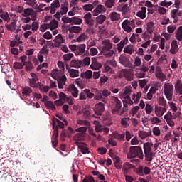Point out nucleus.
I'll return each mask as SVG.
<instances>
[{
	"label": "nucleus",
	"mask_w": 182,
	"mask_h": 182,
	"mask_svg": "<svg viewBox=\"0 0 182 182\" xmlns=\"http://www.w3.org/2000/svg\"><path fill=\"white\" fill-rule=\"evenodd\" d=\"M53 43H50V46H52L53 48H59V46H60V45H62V43H63L64 41H63V37L62 36V34H58L55 40H53Z\"/></svg>",
	"instance_id": "1a4fd4ad"
},
{
	"label": "nucleus",
	"mask_w": 182,
	"mask_h": 182,
	"mask_svg": "<svg viewBox=\"0 0 182 182\" xmlns=\"http://www.w3.org/2000/svg\"><path fill=\"white\" fill-rule=\"evenodd\" d=\"M53 129L54 130L53 139H58V136H59V128H58V126H56V122H55V119H53Z\"/></svg>",
	"instance_id": "cd10ccee"
},
{
	"label": "nucleus",
	"mask_w": 182,
	"mask_h": 182,
	"mask_svg": "<svg viewBox=\"0 0 182 182\" xmlns=\"http://www.w3.org/2000/svg\"><path fill=\"white\" fill-rule=\"evenodd\" d=\"M63 58L64 62H69L73 58V53L64 54Z\"/></svg>",
	"instance_id": "13d9d810"
},
{
	"label": "nucleus",
	"mask_w": 182,
	"mask_h": 182,
	"mask_svg": "<svg viewBox=\"0 0 182 182\" xmlns=\"http://www.w3.org/2000/svg\"><path fill=\"white\" fill-rule=\"evenodd\" d=\"M124 53H128L129 55H132L134 53V47L132 45L127 46L124 48Z\"/></svg>",
	"instance_id": "f704fd0d"
},
{
	"label": "nucleus",
	"mask_w": 182,
	"mask_h": 182,
	"mask_svg": "<svg viewBox=\"0 0 182 182\" xmlns=\"http://www.w3.org/2000/svg\"><path fill=\"white\" fill-rule=\"evenodd\" d=\"M175 37L177 41H182V26H180L175 32Z\"/></svg>",
	"instance_id": "c9c22d12"
},
{
	"label": "nucleus",
	"mask_w": 182,
	"mask_h": 182,
	"mask_svg": "<svg viewBox=\"0 0 182 182\" xmlns=\"http://www.w3.org/2000/svg\"><path fill=\"white\" fill-rule=\"evenodd\" d=\"M154 109L153 107L150 104H146V106L145 107V111L146 114H150L151 112H153Z\"/></svg>",
	"instance_id": "e2e57ef3"
},
{
	"label": "nucleus",
	"mask_w": 182,
	"mask_h": 182,
	"mask_svg": "<svg viewBox=\"0 0 182 182\" xmlns=\"http://www.w3.org/2000/svg\"><path fill=\"white\" fill-rule=\"evenodd\" d=\"M114 138L118 140V141H124L125 139V134L124 133H118V132H114Z\"/></svg>",
	"instance_id": "c756f323"
},
{
	"label": "nucleus",
	"mask_w": 182,
	"mask_h": 182,
	"mask_svg": "<svg viewBox=\"0 0 182 182\" xmlns=\"http://www.w3.org/2000/svg\"><path fill=\"white\" fill-rule=\"evenodd\" d=\"M85 137V133L79 132L74 136V139L77 141L82 140Z\"/></svg>",
	"instance_id": "864d4df0"
},
{
	"label": "nucleus",
	"mask_w": 182,
	"mask_h": 182,
	"mask_svg": "<svg viewBox=\"0 0 182 182\" xmlns=\"http://www.w3.org/2000/svg\"><path fill=\"white\" fill-rule=\"evenodd\" d=\"M177 12H178V9H173L171 11V18L173 19V23L178 22V17L177 16Z\"/></svg>",
	"instance_id": "72a5a7b5"
},
{
	"label": "nucleus",
	"mask_w": 182,
	"mask_h": 182,
	"mask_svg": "<svg viewBox=\"0 0 182 182\" xmlns=\"http://www.w3.org/2000/svg\"><path fill=\"white\" fill-rule=\"evenodd\" d=\"M82 182H96V181H95V178H93V176H86L82 180Z\"/></svg>",
	"instance_id": "338daca9"
},
{
	"label": "nucleus",
	"mask_w": 182,
	"mask_h": 182,
	"mask_svg": "<svg viewBox=\"0 0 182 182\" xmlns=\"http://www.w3.org/2000/svg\"><path fill=\"white\" fill-rule=\"evenodd\" d=\"M116 0H106L105 6L106 8H113L114 6V4Z\"/></svg>",
	"instance_id": "3c124183"
},
{
	"label": "nucleus",
	"mask_w": 182,
	"mask_h": 182,
	"mask_svg": "<svg viewBox=\"0 0 182 182\" xmlns=\"http://www.w3.org/2000/svg\"><path fill=\"white\" fill-rule=\"evenodd\" d=\"M70 33H80L82 28L80 26H71L68 28Z\"/></svg>",
	"instance_id": "2f4dec72"
},
{
	"label": "nucleus",
	"mask_w": 182,
	"mask_h": 182,
	"mask_svg": "<svg viewBox=\"0 0 182 182\" xmlns=\"http://www.w3.org/2000/svg\"><path fill=\"white\" fill-rule=\"evenodd\" d=\"M143 147L146 161H153V157L155 156L154 153L151 151V147H153V144L150 142L144 143Z\"/></svg>",
	"instance_id": "7ed1b4c3"
},
{
	"label": "nucleus",
	"mask_w": 182,
	"mask_h": 182,
	"mask_svg": "<svg viewBox=\"0 0 182 182\" xmlns=\"http://www.w3.org/2000/svg\"><path fill=\"white\" fill-rule=\"evenodd\" d=\"M154 112L157 117H162V116L167 112V109L166 107H155Z\"/></svg>",
	"instance_id": "2eb2a0df"
},
{
	"label": "nucleus",
	"mask_w": 182,
	"mask_h": 182,
	"mask_svg": "<svg viewBox=\"0 0 182 182\" xmlns=\"http://www.w3.org/2000/svg\"><path fill=\"white\" fill-rule=\"evenodd\" d=\"M95 114H93V117L96 119H100V116L103 114L105 112V104L103 102H99L95 105V108L94 109Z\"/></svg>",
	"instance_id": "39448f33"
},
{
	"label": "nucleus",
	"mask_w": 182,
	"mask_h": 182,
	"mask_svg": "<svg viewBox=\"0 0 182 182\" xmlns=\"http://www.w3.org/2000/svg\"><path fill=\"white\" fill-rule=\"evenodd\" d=\"M0 18L6 22H9L11 21V17H9L8 12L5 13L4 14H0Z\"/></svg>",
	"instance_id": "5fc2aeb1"
},
{
	"label": "nucleus",
	"mask_w": 182,
	"mask_h": 182,
	"mask_svg": "<svg viewBox=\"0 0 182 182\" xmlns=\"http://www.w3.org/2000/svg\"><path fill=\"white\" fill-rule=\"evenodd\" d=\"M80 77L82 79H92V71L87 70L86 72L81 73Z\"/></svg>",
	"instance_id": "58836bf2"
},
{
	"label": "nucleus",
	"mask_w": 182,
	"mask_h": 182,
	"mask_svg": "<svg viewBox=\"0 0 182 182\" xmlns=\"http://www.w3.org/2000/svg\"><path fill=\"white\" fill-rule=\"evenodd\" d=\"M68 92H70L71 95H73V97H77L79 96V90L75 86V85H70L67 88Z\"/></svg>",
	"instance_id": "dca6fc26"
},
{
	"label": "nucleus",
	"mask_w": 182,
	"mask_h": 182,
	"mask_svg": "<svg viewBox=\"0 0 182 182\" xmlns=\"http://www.w3.org/2000/svg\"><path fill=\"white\" fill-rule=\"evenodd\" d=\"M77 124L80 126H87V127H90V122L87 120H77Z\"/></svg>",
	"instance_id": "bf43d9fd"
},
{
	"label": "nucleus",
	"mask_w": 182,
	"mask_h": 182,
	"mask_svg": "<svg viewBox=\"0 0 182 182\" xmlns=\"http://www.w3.org/2000/svg\"><path fill=\"white\" fill-rule=\"evenodd\" d=\"M31 79H29L28 83L29 85L31 86V87H33V88H36L39 86V84L41 82H38V75H36V74L31 73Z\"/></svg>",
	"instance_id": "6e6552de"
},
{
	"label": "nucleus",
	"mask_w": 182,
	"mask_h": 182,
	"mask_svg": "<svg viewBox=\"0 0 182 182\" xmlns=\"http://www.w3.org/2000/svg\"><path fill=\"white\" fill-rule=\"evenodd\" d=\"M102 44L103 45L102 50H109V49H112V48H113L112 43L110 42V40H109V39H105V40L102 41Z\"/></svg>",
	"instance_id": "5701e85b"
},
{
	"label": "nucleus",
	"mask_w": 182,
	"mask_h": 182,
	"mask_svg": "<svg viewBox=\"0 0 182 182\" xmlns=\"http://www.w3.org/2000/svg\"><path fill=\"white\" fill-rule=\"evenodd\" d=\"M130 121V118L129 117H124L121 119V124L123 127H124V129H126V127H129V122Z\"/></svg>",
	"instance_id": "a19ab883"
},
{
	"label": "nucleus",
	"mask_w": 182,
	"mask_h": 182,
	"mask_svg": "<svg viewBox=\"0 0 182 182\" xmlns=\"http://www.w3.org/2000/svg\"><path fill=\"white\" fill-rule=\"evenodd\" d=\"M105 12H106V7L102 4H99L93 10V16H97L99 14H103Z\"/></svg>",
	"instance_id": "9b49d317"
},
{
	"label": "nucleus",
	"mask_w": 182,
	"mask_h": 182,
	"mask_svg": "<svg viewBox=\"0 0 182 182\" xmlns=\"http://www.w3.org/2000/svg\"><path fill=\"white\" fill-rule=\"evenodd\" d=\"M132 86L125 87L123 92L124 96H129L132 93Z\"/></svg>",
	"instance_id": "4d7b16f0"
},
{
	"label": "nucleus",
	"mask_w": 182,
	"mask_h": 182,
	"mask_svg": "<svg viewBox=\"0 0 182 182\" xmlns=\"http://www.w3.org/2000/svg\"><path fill=\"white\" fill-rule=\"evenodd\" d=\"M149 121L152 124H158V123H161V120L157 117H151Z\"/></svg>",
	"instance_id": "603ef678"
},
{
	"label": "nucleus",
	"mask_w": 182,
	"mask_h": 182,
	"mask_svg": "<svg viewBox=\"0 0 182 182\" xmlns=\"http://www.w3.org/2000/svg\"><path fill=\"white\" fill-rule=\"evenodd\" d=\"M90 68L94 70H99V69H102V63L97 62V59L93 58H92V64L90 65Z\"/></svg>",
	"instance_id": "f3484780"
},
{
	"label": "nucleus",
	"mask_w": 182,
	"mask_h": 182,
	"mask_svg": "<svg viewBox=\"0 0 182 182\" xmlns=\"http://www.w3.org/2000/svg\"><path fill=\"white\" fill-rule=\"evenodd\" d=\"M159 5L161 6H166V8H168V6H171V5H173V1H167V0H164L159 3Z\"/></svg>",
	"instance_id": "8fccbe9b"
},
{
	"label": "nucleus",
	"mask_w": 182,
	"mask_h": 182,
	"mask_svg": "<svg viewBox=\"0 0 182 182\" xmlns=\"http://www.w3.org/2000/svg\"><path fill=\"white\" fill-rule=\"evenodd\" d=\"M133 25H134V20H124L122 23V28L124 29V31H125V32L130 33V32H132V27L130 26H133Z\"/></svg>",
	"instance_id": "0eeeda50"
},
{
	"label": "nucleus",
	"mask_w": 182,
	"mask_h": 182,
	"mask_svg": "<svg viewBox=\"0 0 182 182\" xmlns=\"http://www.w3.org/2000/svg\"><path fill=\"white\" fill-rule=\"evenodd\" d=\"M138 135L140 139L144 140V139H146V137L151 136V130H149L148 132L146 131H139Z\"/></svg>",
	"instance_id": "393cba45"
},
{
	"label": "nucleus",
	"mask_w": 182,
	"mask_h": 182,
	"mask_svg": "<svg viewBox=\"0 0 182 182\" xmlns=\"http://www.w3.org/2000/svg\"><path fill=\"white\" fill-rule=\"evenodd\" d=\"M178 50H180V48H178V44L177 43V41L176 40L172 41L171 44L170 53H171V55H176V53H177Z\"/></svg>",
	"instance_id": "ddd939ff"
},
{
	"label": "nucleus",
	"mask_w": 182,
	"mask_h": 182,
	"mask_svg": "<svg viewBox=\"0 0 182 182\" xmlns=\"http://www.w3.org/2000/svg\"><path fill=\"white\" fill-rule=\"evenodd\" d=\"M153 31H154V23L150 21L147 23V31L150 35H151V33H153Z\"/></svg>",
	"instance_id": "a18cd8bd"
},
{
	"label": "nucleus",
	"mask_w": 182,
	"mask_h": 182,
	"mask_svg": "<svg viewBox=\"0 0 182 182\" xmlns=\"http://www.w3.org/2000/svg\"><path fill=\"white\" fill-rule=\"evenodd\" d=\"M38 87L41 92H44V93H48L50 89L49 86H45L42 83L38 84Z\"/></svg>",
	"instance_id": "49530a36"
},
{
	"label": "nucleus",
	"mask_w": 182,
	"mask_h": 182,
	"mask_svg": "<svg viewBox=\"0 0 182 182\" xmlns=\"http://www.w3.org/2000/svg\"><path fill=\"white\" fill-rule=\"evenodd\" d=\"M84 20L88 26H93L95 25V20L92 19V14L90 13H87L84 16Z\"/></svg>",
	"instance_id": "4468645a"
},
{
	"label": "nucleus",
	"mask_w": 182,
	"mask_h": 182,
	"mask_svg": "<svg viewBox=\"0 0 182 182\" xmlns=\"http://www.w3.org/2000/svg\"><path fill=\"white\" fill-rule=\"evenodd\" d=\"M66 69L68 70V73L70 75V77H78L79 76V71L77 70L69 68L68 65L66 66Z\"/></svg>",
	"instance_id": "b1692460"
},
{
	"label": "nucleus",
	"mask_w": 182,
	"mask_h": 182,
	"mask_svg": "<svg viewBox=\"0 0 182 182\" xmlns=\"http://www.w3.org/2000/svg\"><path fill=\"white\" fill-rule=\"evenodd\" d=\"M48 25L50 26V29H51V31H53V29H57L58 26H59V23L58 22V21L53 19Z\"/></svg>",
	"instance_id": "ea45409f"
},
{
	"label": "nucleus",
	"mask_w": 182,
	"mask_h": 182,
	"mask_svg": "<svg viewBox=\"0 0 182 182\" xmlns=\"http://www.w3.org/2000/svg\"><path fill=\"white\" fill-rule=\"evenodd\" d=\"M122 101L117 97H112L110 107L112 114H124V109H122Z\"/></svg>",
	"instance_id": "f257e3e1"
},
{
	"label": "nucleus",
	"mask_w": 182,
	"mask_h": 182,
	"mask_svg": "<svg viewBox=\"0 0 182 182\" xmlns=\"http://www.w3.org/2000/svg\"><path fill=\"white\" fill-rule=\"evenodd\" d=\"M164 92L168 100H173V95H174L173 85H171L170 83L164 84Z\"/></svg>",
	"instance_id": "20e7f679"
},
{
	"label": "nucleus",
	"mask_w": 182,
	"mask_h": 182,
	"mask_svg": "<svg viewBox=\"0 0 182 182\" xmlns=\"http://www.w3.org/2000/svg\"><path fill=\"white\" fill-rule=\"evenodd\" d=\"M146 12H147V9L146 7H141V11L136 13V16L141 18V19H145Z\"/></svg>",
	"instance_id": "c85d7f7f"
},
{
	"label": "nucleus",
	"mask_w": 182,
	"mask_h": 182,
	"mask_svg": "<svg viewBox=\"0 0 182 182\" xmlns=\"http://www.w3.org/2000/svg\"><path fill=\"white\" fill-rule=\"evenodd\" d=\"M82 22H83V20H82V18L76 16L73 17V23H74V25H80L82 24Z\"/></svg>",
	"instance_id": "6e6d98bb"
},
{
	"label": "nucleus",
	"mask_w": 182,
	"mask_h": 182,
	"mask_svg": "<svg viewBox=\"0 0 182 182\" xmlns=\"http://www.w3.org/2000/svg\"><path fill=\"white\" fill-rule=\"evenodd\" d=\"M109 18L112 22H116V21L120 19V14H118L116 11H112L109 14Z\"/></svg>",
	"instance_id": "bb28decb"
},
{
	"label": "nucleus",
	"mask_w": 182,
	"mask_h": 182,
	"mask_svg": "<svg viewBox=\"0 0 182 182\" xmlns=\"http://www.w3.org/2000/svg\"><path fill=\"white\" fill-rule=\"evenodd\" d=\"M31 93H32V88L29 87H25L22 90V95L24 96H30Z\"/></svg>",
	"instance_id": "c03bdc74"
},
{
	"label": "nucleus",
	"mask_w": 182,
	"mask_h": 182,
	"mask_svg": "<svg viewBox=\"0 0 182 182\" xmlns=\"http://www.w3.org/2000/svg\"><path fill=\"white\" fill-rule=\"evenodd\" d=\"M78 149H80V151L82 153V154H89L90 153L89 148L86 146V144L85 143H80L78 144Z\"/></svg>",
	"instance_id": "a878e982"
},
{
	"label": "nucleus",
	"mask_w": 182,
	"mask_h": 182,
	"mask_svg": "<svg viewBox=\"0 0 182 182\" xmlns=\"http://www.w3.org/2000/svg\"><path fill=\"white\" fill-rule=\"evenodd\" d=\"M32 12H33V9L27 8L23 10V13L21 15L22 16L28 17L30 16V15H32Z\"/></svg>",
	"instance_id": "79ce46f5"
},
{
	"label": "nucleus",
	"mask_w": 182,
	"mask_h": 182,
	"mask_svg": "<svg viewBox=\"0 0 182 182\" xmlns=\"http://www.w3.org/2000/svg\"><path fill=\"white\" fill-rule=\"evenodd\" d=\"M85 52H86V44H80L77 46V51L75 52V56L85 55Z\"/></svg>",
	"instance_id": "f8f14e48"
},
{
	"label": "nucleus",
	"mask_w": 182,
	"mask_h": 182,
	"mask_svg": "<svg viewBox=\"0 0 182 182\" xmlns=\"http://www.w3.org/2000/svg\"><path fill=\"white\" fill-rule=\"evenodd\" d=\"M124 107H127V105H133L130 95H126L123 100Z\"/></svg>",
	"instance_id": "e433bc0d"
},
{
	"label": "nucleus",
	"mask_w": 182,
	"mask_h": 182,
	"mask_svg": "<svg viewBox=\"0 0 182 182\" xmlns=\"http://www.w3.org/2000/svg\"><path fill=\"white\" fill-rule=\"evenodd\" d=\"M106 21V16L101 14L96 17L95 22L97 25H103V23Z\"/></svg>",
	"instance_id": "7c9ffc66"
},
{
	"label": "nucleus",
	"mask_w": 182,
	"mask_h": 182,
	"mask_svg": "<svg viewBox=\"0 0 182 182\" xmlns=\"http://www.w3.org/2000/svg\"><path fill=\"white\" fill-rule=\"evenodd\" d=\"M20 60L21 63L16 62L14 63V69H23V66L28 68V64L26 63V55H22L20 57Z\"/></svg>",
	"instance_id": "423d86ee"
},
{
	"label": "nucleus",
	"mask_w": 182,
	"mask_h": 182,
	"mask_svg": "<svg viewBox=\"0 0 182 182\" xmlns=\"http://www.w3.org/2000/svg\"><path fill=\"white\" fill-rule=\"evenodd\" d=\"M160 87V82H156L153 87H151L149 90V92L152 94V95H155L156 92H157V90H159V88Z\"/></svg>",
	"instance_id": "4c0bfd02"
},
{
	"label": "nucleus",
	"mask_w": 182,
	"mask_h": 182,
	"mask_svg": "<svg viewBox=\"0 0 182 182\" xmlns=\"http://www.w3.org/2000/svg\"><path fill=\"white\" fill-rule=\"evenodd\" d=\"M1 178H3L4 182H10L11 180H12V176H11L9 173H7L4 176L1 177Z\"/></svg>",
	"instance_id": "0e129e2a"
},
{
	"label": "nucleus",
	"mask_w": 182,
	"mask_h": 182,
	"mask_svg": "<svg viewBox=\"0 0 182 182\" xmlns=\"http://www.w3.org/2000/svg\"><path fill=\"white\" fill-rule=\"evenodd\" d=\"M45 106L47 107V109H50V110H53V111L56 110L55 104H53V102L52 101L46 102Z\"/></svg>",
	"instance_id": "37998d69"
},
{
	"label": "nucleus",
	"mask_w": 182,
	"mask_h": 182,
	"mask_svg": "<svg viewBox=\"0 0 182 182\" xmlns=\"http://www.w3.org/2000/svg\"><path fill=\"white\" fill-rule=\"evenodd\" d=\"M5 27L7 31H10V32H15V31H16V21L13 20L10 24H5Z\"/></svg>",
	"instance_id": "4be33fe9"
},
{
	"label": "nucleus",
	"mask_w": 182,
	"mask_h": 182,
	"mask_svg": "<svg viewBox=\"0 0 182 182\" xmlns=\"http://www.w3.org/2000/svg\"><path fill=\"white\" fill-rule=\"evenodd\" d=\"M62 21L64 23H72L73 22V17L72 18H69L66 16H63L62 18Z\"/></svg>",
	"instance_id": "052dcab7"
},
{
	"label": "nucleus",
	"mask_w": 182,
	"mask_h": 182,
	"mask_svg": "<svg viewBox=\"0 0 182 182\" xmlns=\"http://www.w3.org/2000/svg\"><path fill=\"white\" fill-rule=\"evenodd\" d=\"M82 66H89L90 65V57H85L82 61Z\"/></svg>",
	"instance_id": "680f3d73"
},
{
	"label": "nucleus",
	"mask_w": 182,
	"mask_h": 182,
	"mask_svg": "<svg viewBox=\"0 0 182 182\" xmlns=\"http://www.w3.org/2000/svg\"><path fill=\"white\" fill-rule=\"evenodd\" d=\"M156 76L159 80H161V82L166 79V75L163 74V71L160 67H156Z\"/></svg>",
	"instance_id": "6ab92c4d"
},
{
	"label": "nucleus",
	"mask_w": 182,
	"mask_h": 182,
	"mask_svg": "<svg viewBox=\"0 0 182 182\" xmlns=\"http://www.w3.org/2000/svg\"><path fill=\"white\" fill-rule=\"evenodd\" d=\"M127 42H129V39L127 37H125L124 40H122L120 43L117 45V49L119 53L122 52V50H123V48H124V45H126Z\"/></svg>",
	"instance_id": "412c9836"
},
{
	"label": "nucleus",
	"mask_w": 182,
	"mask_h": 182,
	"mask_svg": "<svg viewBox=\"0 0 182 182\" xmlns=\"http://www.w3.org/2000/svg\"><path fill=\"white\" fill-rule=\"evenodd\" d=\"M122 75H123L124 77L127 80L128 82H132L133 80L134 75H133V73L130 72V70L127 69L122 70L121 71Z\"/></svg>",
	"instance_id": "9d476101"
},
{
	"label": "nucleus",
	"mask_w": 182,
	"mask_h": 182,
	"mask_svg": "<svg viewBox=\"0 0 182 182\" xmlns=\"http://www.w3.org/2000/svg\"><path fill=\"white\" fill-rule=\"evenodd\" d=\"M49 28H50L49 24H48V23L42 24L40 26V31L41 32H45V31H46V29H49Z\"/></svg>",
	"instance_id": "774afa93"
},
{
	"label": "nucleus",
	"mask_w": 182,
	"mask_h": 182,
	"mask_svg": "<svg viewBox=\"0 0 182 182\" xmlns=\"http://www.w3.org/2000/svg\"><path fill=\"white\" fill-rule=\"evenodd\" d=\"M94 124L95 125V132H97V133H100V132L103 130V128H102V124L98 121H94Z\"/></svg>",
	"instance_id": "de8ad7c7"
},
{
	"label": "nucleus",
	"mask_w": 182,
	"mask_h": 182,
	"mask_svg": "<svg viewBox=\"0 0 182 182\" xmlns=\"http://www.w3.org/2000/svg\"><path fill=\"white\" fill-rule=\"evenodd\" d=\"M131 168H134V165L129 164L128 162L124 163L122 166L123 174H127L129 170H131Z\"/></svg>",
	"instance_id": "aec40b11"
},
{
	"label": "nucleus",
	"mask_w": 182,
	"mask_h": 182,
	"mask_svg": "<svg viewBox=\"0 0 182 182\" xmlns=\"http://www.w3.org/2000/svg\"><path fill=\"white\" fill-rule=\"evenodd\" d=\"M158 103L160 106H164V107H167V101L164 99V97H161L158 99Z\"/></svg>",
	"instance_id": "09e8293b"
},
{
	"label": "nucleus",
	"mask_w": 182,
	"mask_h": 182,
	"mask_svg": "<svg viewBox=\"0 0 182 182\" xmlns=\"http://www.w3.org/2000/svg\"><path fill=\"white\" fill-rule=\"evenodd\" d=\"M51 7L53 8H60V3L59 2V0H54L53 3L50 4Z\"/></svg>",
	"instance_id": "69168bd1"
},
{
	"label": "nucleus",
	"mask_w": 182,
	"mask_h": 182,
	"mask_svg": "<svg viewBox=\"0 0 182 182\" xmlns=\"http://www.w3.org/2000/svg\"><path fill=\"white\" fill-rule=\"evenodd\" d=\"M128 157L129 159H140L143 160L144 155L143 154V149L139 146H131L129 148V152L128 154Z\"/></svg>",
	"instance_id": "f03ea898"
},
{
	"label": "nucleus",
	"mask_w": 182,
	"mask_h": 182,
	"mask_svg": "<svg viewBox=\"0 0 182 182\" xmlns=\"http://www.w3.org/2000/svg\"><path fill=\"white\" fill-rule=\"evenodd\" d=\"M102 54L105 56V58H112V55H114V51L111 49L102 50Z\"/></svg>",
	"instance_id": "473e14b6"
},
{
	"label": "nucleus",
	"mask_w": 182,
	"mask_h": 182,
	"mask_svg": "<svg viewBox=\"0 0 182 182\" xmlns=\"http://www.w3.org/2000/svg\"><path fill=\"white\" fill-rule=\"evenodd\" d=\"M70 66L71 68L79 69V68L83 67V63H82V60H73L70 63Z\"/></svg>",
	"instance_id": "a211bd4d"
}]
</instances>
